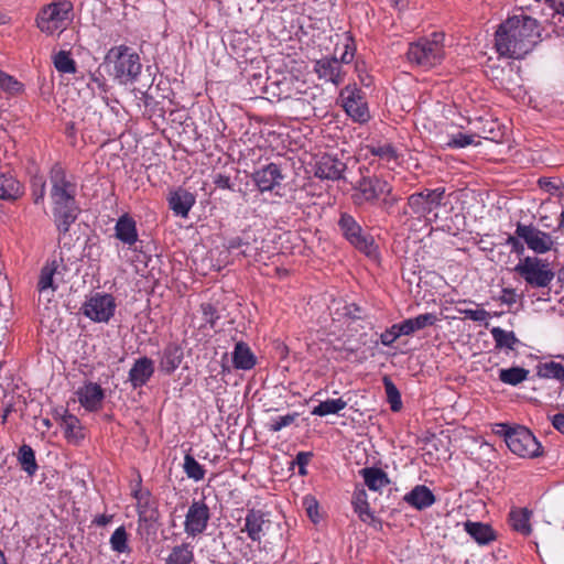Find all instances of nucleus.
Listing matches in <instances>:
<instances>
[{"label":"nucleus","instance_id":"nucleus-38","mask_svg":"<svg viewBox=\"0 0 564 564\" xmlns=\"http://www.w3.org/2000/svg\"><path fill=\"white\" fill-rule=\"evenodd\" d=\"M183 469L186 476L195 481L205 477V468L189 454L185 455Z\"/></svg>","mask_w":564,"mask_h":564},{"label":"nucleus","instance_id":"nucleus-17","mask_svg":"<svg viewBox=\"0 0 564 564\" xmlns=\"http://www.w3.org/2000/svg\"><path fill=\"white\" fill-rule=\"evenodd\" d=\"M252 180L260 192H271L281 184L283 175L275 163H270L252 174Z\"/></svg>","mask_w":564,"mask_h":564},{"label":"nucleus","instance_id":"nucleus-33","mask_svg":"<svg viewBox=\"0 0 564 564\" xmlns=\"http://www.w3.org/2000/svg\"><path fill=\"white\" fill-rule=\"evenodd\" d=\"M538 376L545 379H555L564 386V366L555 361H549L538 367Z\"/></svg>","mask_w":564,"mask_h":564},{"label":"nucleus","instance_id":"nucleus-15","mask_svg":"<svg viewBox=\"0 0 564 564\" xmlns=\"http://www.w3.org/2000/svg\"><path fill=\"white\" fill-rule=\"evenodd\" d=\"M116 303L110 294H96L84 305V314L94 322H108L115 313Z\"/></svg>","mask_w":564,"mask_h":564},{"label":"nucleus","instance_id":"nucleus-40","mask_svg":"<svg viewBox=\"0 0 564 564\" xmlns=\"http://www.w3.org/2000/svg\"><path fill=\"white\" fill-rule=\"evenodd\" d=\"M62 427L67 438L83 437V435L80 434L79 420L73 414L66 413L65 415H63Z\"/></svg>","mask_w":564,"mask_h":564},{"label":"nucleus","instance_id":"nucleus-35","mask_svg":"<svg viewBox=\"0 0 564 564\" xmlns=\"http://www.w3.org/2000/svg\"><path fill=\"white\" fill-rule=\"evenodd\" d=\"M347 406V402L343 399H327L322 401L312 410L313 415L325 416L328 414H337Z\"/></svg>","mask_w":564,"mask_h":564},{"label":"nucleus","instance_id":"nucleus-22","mask_svg":"<svg viewBox=\"0 0 564 564\" xmlns=\"http://www.w3.org/2000/svg\"><path fill=\"white\" fill-rule=\"evenodd\" d=\"M403 499L417 510L426 509L435 502L434 494L424 485L415 486Z\"/></svg>","mask_w":564,"mask_h":564},{"label":"nucleus","instance_id":"nucleus-45","mask_svg":"<svg viewBox=\"0 0 564 564\" xmlns=\"http://www.w3.org/2000/svg\"><path fill=\"white\" fill-rule=\"evenodd\" d=\"M200 311L203 313L205 324H208L210 328H214L217 319L219 318L215 306L210 303H203L200 305Z\"/></svg>","mask_w":564,"mask_h":564},{"label":"nucleus","instance_id":"nucleus-34","mask_svg":"<svg viewBox=\"0 0 564 564\" xmlns=\"http://www.w3.org/2000/svg\"><path fill=\"white\" fill-rule=\"evenodd\" d=\"M490 333L496 343V348L513 350L514 346L519 343L513 332H507L500 327H494Z\"/></svg>","mask_w":564,"mask_h":564},{"label":"nucleus","instance_id":"nucleus-25","mask_svg":"<svg viewBox=\"0 0 564 564\" xmlns=\"http://www.w3.org/2000/svg\"><path fill=\"white\" fill-rule=\"evenodd\" d=\"M169 204L175 215L187 217L188 212L195 204V196L185 189H177L171 194Z\"/></svg>","mask_w":564,"mask_h":564},{"label":"nucleus","instance_id":"nucleus-55","mask_svg":"<svg viewBox=\"0 0 564 564\" xmlns=\"http://www.w3.org/2000/svg\"><path fill=\"white\" fill-rule=\"evenodd\" d=\"M214 184L218 188L234 191V185H232V183L230 181V177L228 175L220 174V173L215 175Z\"/></svg>","mask_w":564,"mask_h":564},{"label":"nucleus","instance_id":"nucleus-44","mask_svg":"<svg viewBox=\"0 0 564 564\" xmlns=\"http://www.w3.org/2000/svg\"><path fill=\"white\" fill-rule=\"evenodd\" d=\"M0 88L9 93H18L21 89V84L12 76L0 70Z\"/></svg>","mask_w":564,"mask_h":564},{"label":"nucleus","instance_id":"nucleus-47","mask_svg":"<svg viewBox=\"0 0 564 564\" xmlns=\"http://www.w3.org/2000/svg\"><path fill=\"white\" fill-rule=\"evenodd\" d=\"M400 323L393 324L389 329L381 334V343L384 346H391L400 336H404V333L399 330Z\"/></svg>","mask_w":564,"mask_h":564},{"label":"nucleus","instance_id":"nucleus-30","mask_svg":"<svg viewBox=\"0 0 564 564\" xmlns=\"http://www.w3.org/2000/svg\"><path fill=\"white\" fill-rule=\"evenodd\" d=\"M510 523H511V527L524 534V535H529L532 531L531 529V525H530V517H531V511H529L527 508H522V509H513L510 511Z\"/></svg>","mask_w":564,"mask_h":564},{"label":"nucleus","instance_id":"nucleus-39","mask_svg":"<svg viewBox=\"0 0 564 564\" xmlns=\"http://www.w3.org/2000/svg\"><path fill=\"white\" fill-rule=\"evenodd\" d=\"M383 384L386 389L387 400L393 412H399L402 409L401 394L397 386L389 377H383Z\"/></svg>","mask_w":564,"mask_h":564},{"label":"nucleus","instance_id":"nucleus-9","mask_svg":"<svg viewBox=\"0 0 564 564\" xmlns=\"http://www.w3.org/2000/svg\"><path fill=\"white\" fill-rule=\"evenodd\" d=\"M356 193L352 195L355 205L360 206L365 203L375 202L380 195H390L391 185L379 177H362L355 186Z\"/></svg>","mask_w":564,"mask_h":564},{"label":"nucleus","instance_id":"nucleus-50","mask_svg":"<svg viewBox=\"0 0 564 564\" xmlns=\"http://www.w3.org/2000/svg\"><path fill=\"white\" fill-rule=\"evenodd\" d=\"M355 511L358 513V516L362 522L370 523L376 520L375 516L370 511V508H369V505L367 501L355 502Z\"/></svg>","mask_w":564,"mask_h":564},{"label":"nucleus","instance_id":"nucleus-28","mask_svg":"<svg viewBox=\"0 0 564 564\" xmlns=\"http://www.w3.org/2000/svg\"><path fill=\"white\" fill-rule=\"evenodd\" d=\"M58 263L56 260L47 261L45 265L41 269L37 290L40 293H44L47 290H51L54 293L57 289V285L54 283V275L57 273Z\"/></svg>","mask_w":564,"mask_h":564},{"label":"nucleus","instance_id":"nucleus-3","mask_svg":"<svg viewBox=\"0 0 564 564\" xmlns=\"http://www.w3.org/2000/svg\"><path fill=\"white\" fill-rule=\"evenodd\" d=\"M73 3L56 0L43 6L35 17L36 28L46 35H59L73 21Z\"/></svg>","mask_w":564,"mask_h":564},{"label":"nucleus","instance_id":"nucleus-31","mask_svg":"<svg viewBox=\"0 0 564 564\" xmlns=\"http://www.w3.org/2000/svg\"><path fill=\"white\" fill-rule=\"evenodd\" d=\"M18 460L21 468L29 475L33 476L39 466L35 460V453L30 445L23 444L19 448Z\"/></svg>","mask_w":564,"mask_h":564},{"label":"nucleus","instance_id":"nucleus-29","mask_svg":"<svg viewBox=\"0 0 564 564\" xmlns=\"http://www.w3.org/2000/svg\"><path fill=\"white\" fill-rule=\"evenodd\" d=\"M366 486L373 491H378L389 484L387 474L375 467H367L361 469Z\"/></svg>","mask_w":564,"mask_h":564},{"label":"nucleus","instance_id":"nucleus-37","mask_svg":"<svg viewBox=\"0 0 564 564\" xmlns=\"http://www.w3.org/2000/svg\"><path fill=\"white\" fill-rule=\"evenodd\" d=\"M193 557L194 555L189 544L184 543L173 547L166 560V564H191Z\"/></svg>","mask_w":564,"mask_h":564},{"label":"nucleus","instance_id":"nucleus-6","mask_svg":"<svg viewBox=\"0 0 564 564\" xmlns=\"http://www.w3.org/2000/svg\"><path fill=\"white\" fill-rule=\"evenodd\" d=\"M445 188L443 187L425 188L422 192L411 194L406 203L410 210L404 209V215H411L417 219H429V215L443 204Z\"/></svg>","mask_w":564,"mask_h":564},{"label":"nucleus","instance_id":"nucleus-48","mask_svg":"<svg viewBox=\"0 0 564 564\" xmlns=\"http://www.w3.org/2000/svg\"><path fill=\"white\" fill-rule=\"evenodd\" d=\"M132 496L137 500L138 513L143 510L153 509L150 506V492L149 491H142L141 489H135V490H133Z\"/></svg>","mask_w":564,"mask_h":564},{"label":"nucleus","instance_id":"nucleus-27","mask_svg":"<svg viewBox=\"0 0 564 564\" xmlns=\"http://www.w3.org/2000/svg\"><path fill=\"white\" fill-rule=\"evenodd\" d=\"M232 364L236 369L241 370H250L254 367L256 356L246 343L239 341L236 344L232 351Z\"/></svg>","mask_w":564,"mask_h":564},{"label":"nucleus","instance_id":"nucleus-10","mask_svg":"<svg viewBox=\"0 0 564 564\" xmlns=\"http://www.w3.org/2000/svg\"><path fill=\"white\" fill-rule=\"evenodd\" d=\"M115 59V75L121 83L134 80L141 72L140 57L127 46L117 50Z\"/></svg>","mask_w":564,"mask_h":564},{"label":"nucleus","instance_id":"nucleus-20","mask_svg":"<svg viewBox=\"0 0 564 564\" xmlns=\"http://www.w3.org/2000/svg\"><path fill=\"white\" fill-rule=\"evenodd\" d=\"M79 403L88 411H98L102 405L105 392L102 388L94 382H89L77 392Z\"/></svg>","mask_w":564,"mask_h":564},{"label":"nucleus","instance_id":"nucleus-24","mask_svg":"<svg viewBox=\"0 0 564 564\" xmlns=\"http://www.w3.org/2000/svg\"><path fill=\"white\" fill-rule=\"evenodd\" d=\"M116 237L131 247L138 241V231L135 221L128 215H122L115 226Z\"/></svg>","mask_w":564,"mask_h":564},{"label":"nucleus","instance_id":"nucleus-49","mask_svg":"<svg viewBox=\"0 0 564 564\" xmlns=\"http://www.w3.org/2000/svg\"><path fill=\"white\" fill-rule=\"evenodd\" d=\"M473 141V135L459 132L451 137V139L447 142V147L452 149L466 148L467 145L471 144Z\"/></svg>","mask_w":564,"mask_h":564},{"label":"nucleus","instance_id":"nucleus-14","mask_svg":"<svg viewBox=\"0 0 564 564\" xmlns=\"http://www.w3.org/2000/svg\"><path fill=\"white\" fill-rule=\"evenodd\" d=\"M210 518L209 509L202 500H194L185 516L184 531L189 536L203 533Z\"/></svg>","mask_w":564,"mask_h":564},{"label":"nucleus","instance_id":"nucleus-19","mask_svg":"<svg viewBox=\"0 0 564 564\" xmlns=\"http://www.w3.org/2000/svg\"><path fill=\"white\" fill-rule=\"evenodd\" d=\"M154 373V362L148 357L137 359L129 371V382L137 389L150 380Z\"/></svg>","mask_w":564,"mask_h":564},{"label":"nucleus","instance_id":"nucleus-1","mask_svg":"<svg viewBox=\"0 0 564 564\" xmlns=\"http://www.w3.org/2000/svg\"><path fill=\"white\" fill-rule=\"evenodd\" d=\"M541 40V29L535 19L521 12L502 22L495 34V47L499 55L522 58Z\"/></svg>","mask_w":564,"mask_h":564},{"label":"nucleus","instance_id":"nucleus-61","mask_svg":"<svg viewBox=\"0 0 564 564\" xmlns=\"http://www.w3.org/2000/svg\"><path fill=\"white\" fill-rule=\"evenodd\" d=\"M556 13L564 15V0H547Z\"/></svg>","mask_w":564,"mask_h":564},{"label":"nucleus","instance_id":"nucleus-59","mask_svg":"<svg viewBox=\"0 0 564 564\" xmlns=\"http://www.w3.org/2000/svg\"><path fill=\"white\" fill-rule=\"evenodd\" d=\"M249 243L243 241L240 237H234L228 240L226 248L228 250H236L243 246H248Z\"/></svg>","mask_w":564,"mask_h":564},{"label":"nucleus","instance_id":"nucleus-26","mask_svg":"<svg viewBox=\"0 0 564 564\" xmlns=\"http://www.w3.org/2000/svg\"><path fill=\"white\" fill-rule=\"evenodd\" d=\"M438 321L434 313L420 314L416 317L404 319L400 323V328L404 336H410L417 330L435 325Z\"/></svg>","mask_w":564,"mask_h":564},{"label":"nucleus","instance_id":"nucleus-7","mask_svg":"<svg viewBox=\"0 0 564 564\" xmlns=\"http://www.w3.org/2000/svg\"><path fill=\"white\" fill-rule=\"evenodd\" d=\"M524 281L532 288H546L554 279L550 264L536 257H525L514 268Z\"/></svg>","mask_w":564,"mask_h":564},{"label":"nucleus","instance_id":"nucleus-43","mask_svg":"<svg viewBox=\"0 0 564 564\" xmlns=\"http://www.w3.org/2000/svg\"><path fill=\"white\" fill-rule=\"evenodd\" d=\"M110 545L115 552L124 553L129 550L128 534L124 527H119L115 530L110 538Z\"/></svg>","mask_w":564,"mask_h":564},{"label":"nucleus","instance_id":"nucleus-52","mask_svg":"<svg viewBox=\"0 0 564 564\" xmlns=\"http://www.w3.org/2000/svg\"><path fill=\"white\" fill-rule=\"evenodd\" d=\"M158 510L156 509H151V510H143V511H140L138 513V517H139V528L141 529L143 527V524L145 527H149L151 525L153 522H155L158 520Z\"/></svg>","mask_w":564,"mask_h":564},{"label":"nucleus","instance_id":"nucleus-18","mask_svg":"<svg viewBox=\"0 0 564 564\" xmlns=\"http://www.w3.org/2000/svg\"><path fill=\"white\" fill-rule=\"evenodd\" d=\"M314 70L319 79L330 82L336 86L344 82L341 62L336 57H323L315 62Z\"/></svg>","mask_w":564,"mask_h":564},{"label":"nucleus","instance_id":"nucleus-57","mask_svg":"<svg viewBox=\"0 0 564 564\" xmlns=\"http://www.w3.org/2000/svg\"><path fill=\"white\" fill-rule=\"evenodd\" d=\"M499 300L507 305L514 304L517 302L516 291L509 288L502 289Z\"/></svg>","mask_w":564,"mask_h":564},{"label":"nucleus","instance_id":"nucleus-58","mask_svg":"<svg viewBox=\"0 0 564 564\" xmlns=\"http://www.w3.org/2000/svg\"><path fill=\"white\" fill-rule=\"evenodd\" d=\"M520 238L517 236V237H513V236H509L508 239H507V245L511 246L512 248V251L514 252H518V253H521L523 252L524 250V247L523 245L520 242L519 240Z\"/></svg>","mask_w":564,"mask_h":564},{"label":"nucleus","instance_id":"nucleus-11","mask_svg":"<svg viewBox=\"0 0 564 564\" xmlns=\"http://www.w3.org/2000/svg\"><path fill=\"white\" fill-rule=\"evenodd\" d=\"M516 235L525 242L530 250L538 254L546 253L554 246L552 236L533 225L518 223Z\"/></svg>","mask_w":564,"mask_h":564},{"label":"nucleus","instance_id":"nucleus-54","mask_svg":"<svg viewBox=\"0 0 564 564\" xmlns=\"http://www.w3.org/2000/svg\"><path fill=\"white\" fill-rule=\"evenodd\" d=\"M343 315L351 318V319H360L362 318V308L356 304H346L343 307Z\"/></svg>","mask_w":564,"mask_h":564},{"label":"nucleus","instance_id":"nucleus-63","mask_svg":"<svg viewBox=\"0 0 564 564\" xmlns=\"http://www.w3.org/2000/svg\"><path fill=\"white\" fill-rule=\"evenodd\" d=\"M110 521V517L101 516L95 520L98 525H106Z\"/></svg>","mask_w":564,"mask_h":564},{"label":"nucleus","instance_id":"nucleus-5","mask_svg":"<svg viewBox=\"0 0 564 564\" xmlns=\"http://www.w3.org/2000/svg\"><path fill=\"white\" fill-rule=\"evenodd\" d=\"M505 442L508 448L523 458L538 457L541 454V444L532 432L524 426H503Z\"/></svg>","mask_w":564,"mask_h":564},{"label":"nucleus","instance_id":"nucleus-41","mask_svg":"<svg viewBox=\"0 0 564 564\" xmlns=\"http://www.w3.org/2000/svg\"><path fill=\"white\" fill-rule=\"evenodd\" d=\"M372 155L378 156L380 160L390 163L398 159L395 149L390 143L377 144L369 147Z\"/></svg>","mask_w":564,"mask_h":564},{"label":"nucleus","instance_id":"nucleus-46","mask_svg":"<svg viewBox=\"0 0 564 564\" xmlns=\"http://www.w3.org/2000/svg\"><path fill=\"white\" fill-rule=\"evenodd\" d=\"M297 416H299L297 413H289L286 415L279 416V417H276L275 420L272 421V423L270 424L269 430L271 432H279L283 427H286V426L291 425L296 420Z\"/></svg>","mask_w":564,"mask_h":564},{"label":"nucleus","instance_id":"nucleus-51","mask_svg":"<svg viewBox=\"0 0 564 564\" xmlns=\"http://www.w3.org/2000/svg\"><path fill=\"white\" fill-rule=\"evenodd\" d=\"M308 518L316 523L318 521V502L315 498L307 496L303 500Z\"/></svg>","mask_w":564,"mask_h":564},{"label":"nucleus","instance_id":"nucleus-36","mask_svg":"<svg viewBox=\"0 0 564 564\" xmlns=\"http://www.w3.org/2000/svg\"><path fill=\"white\" fill-rule=\"evenodd\" d=\"M529 375V370L521 367H511L508 369H500L499 379L510 386H517L524 381Z\"/></svg>","mask_w":564,"mask_h":564},{"label":"nucleus","instance_id":"nucleus-42","mask_svg":"<svg viewBox=\"0 0 564 564\" xmlns=\"http://www.w3.org/2000/svg\"><path fill=\"white\" fill-rule=\"evenodd\" d=\"M54 66L61 73L74 74L76 72L75 61L65 51H61L55 55Z\"/></svg>","mask_w":564,"mask_h":564},{"label":"nucleus","instance_id":"nucleus-56","mask_svg":"<svg viewBox=\"0 0 564 564\" xmlns=\"http://www.w3.org/2000/svg\"><path fill=\"white\" fill-rule=\"evenodd\" d=\"M34 188L33 195H34V203L39 204L40 202L44 200L45 196V182L42 178H39L34 182Z\"/></svg>","mask_w":564,"mask_h":564},{"label":"nucleus","instance_id":"nucleus-13","mask_svg":"<svg viewBox=\"0 0 564 564\" xmlns=\"http://www.w3.org/2000/svg\"><path fill=\"white\" fill-rule=\"evenodd\" d=\"M276 527L279 528V523H273L269 519V514L258 509H250L247 512L245 519V528L241 532H246L248 538L253 542H260L262 538L267 536L270 533V530Z\"/></svg>","mask_w":564,"mask_h":564},{"label":"nucleus","instance_id":"nucleus-16","mask_svg":"<svg viewBox=\"0 0 564 564\" xmlns=\"http://www.w3.org/2000/svg\"><path fill=\"white\" fill-rule=\"evenodd\" d=\"M347 164L333 155H323L315 165V176L322 180L337 181L344 178Z\"/></svg>","mask_w":564,"mask_h":564},{"label":"nucleus","instance_id":"nucleus-64","mask_svg":"<svg viewBox=\"0 0 564 564\" xmlns=\"http://www.w3.org/2000/svg\"><path fill=\"white\" fill-rule=\"evenodd\" d=\"M397 202H398V198L393 197V198H390V199L386 198V199H383V202H382V203H383L386 206L391 207V206H393Z\"/></svg>","mask_w":564,"mask_h":564},{"label":"nucleus","instance_id":"nucleus-4","mask_svg":"<svg viewBox=\"0 0 564 564\" xmlns=\"http://www.w3.org/2000/svg\"><path fill=\"white\" fill-rule=\"evenodd\" d=\"M444 39V33L434 32L431 36L410 43L406 51L408 61L423 68L441 64L445 56Z\"/></svg>","mask_w":564,"mask_h":564},{"label":"nucleus","instance_id":"nucleus-60","mask_svg":"<svg viewBox=\"0 0 564 564\" xmlns=\"http://www.w3.org/2000/svg\"><path fill=\"white\" fill-rule=\"evenodd\" d=\"M552 425L555 430L564 433V413H557L552 416Z\"/></svg>","mask_w":564,"mask_h":564},{"label":"nucleus","instance_id":"nucleus-2","mask_svg":"<svg viewBox=\"0 0 564 564\" xmlns=\"http://www.w3.org/2000/svg\"><path fill=\"white\" fill-rule=\"evenodd\" d=\"M50 180L54 223L61 234H66L80 212L76 202V185L66 178L59 165L52 167Z\"/></svg>","mask_w":564,"mask_h":564},{"label":"nucleus","instance_id":"nucleus-32","mask_svg":"<svg viewBox=\"0 0 564 564\" xmlns=\"http://www.w3.org/2000/svg\"><path fill=\"white\" fill-rule=\"evenodd\" d=\"M21 194L20 183L12 176L0 175V198L1 199H15Z\"/></svg>","mask_w":564,"mask_h":564},{"label":"nucleus","instance_id":"nucleus-62","mask_svg":"<svg viewBox=\"0 0 564 564\" xmlns=\"http://www.w3.org/2000/svg\"><path fill=\"white\" fill-rule=\"evenodd\" d=\"M312 456L311 453H307V452H300L297 455H296V462L300 466H305L308 460H310V457Z\"/></svg>","mask_w":564,"mask_h":564},{"label":"nucleus","instance_id":"nucleus-8","mask_svg":"<svg viewBox=\"0 0 564 564\" xmlns=\"http://www.w3.org/2000/svg\"><path fill=\"white\" fill-rule=\"evenodd\" d=\"M338 227L345 239L357 250L369 257L375 256L377 247L372 237L364 232L354 216L348 213H341L338 219Z\"/></svg>","mask_w":564,"mask_h":564},{"label":"nucleus","instance_id":"nucleus-12","mask_svg":"<svg viewBox=\"0 0 564 564\" xmlns=\"http://www.w3.org/2000/svg\"><path fill=\"white\" fill-rule=\"evenodd\" d=\"M346 113L357 122H366L369 119L367 102L360 89L356 86H346L339 95Z\"/></svg>","mask_w":564,"mask_h":564},{"label":"nucleus","instance_id":"nucleus-21","mask_svg":"<svg viewBox=\"0 0 564 564\" xmlns=\"http://www.w3.org/2000/svg\"><path fill=\"white\" fill-rule=\"evenodd\" d=\"M183 357V348L176 343H170L160 356V370L165 375L173 373L182 364Z\"/></svg>","mask_w":564,"mask_h":564},{"label":"nucleus","instance_id":"nucleus-53","mask_svg":"<svg viewBox=\"0 0 564 564\" xmlns=\"http://www.w3.org/2000/svg\"><path fill=\"white\" fill-rule=\"evenodd\" d=\"M459 312L462 314H464L466 318L471 319L474 322H484L489 317V313L484 308H479V310L468 308V310H460Z\"/></svg>","mask_w":564,"mask_h":564},{"label":"nucleus","instance_id":"nucleus-23","mask_svg":"<svg viewBox=\"0 0 564 564\" xmlns=\"http://www.w3.org/2000/svg\"><path fill=\"white\" fill-rule=\"evenodd\" d=\"M464 529L479 545H487L497 539L496 532L487 523L467 520Z\"/></svg>","mask_w":564,"mask_h":564}]
</instances>
